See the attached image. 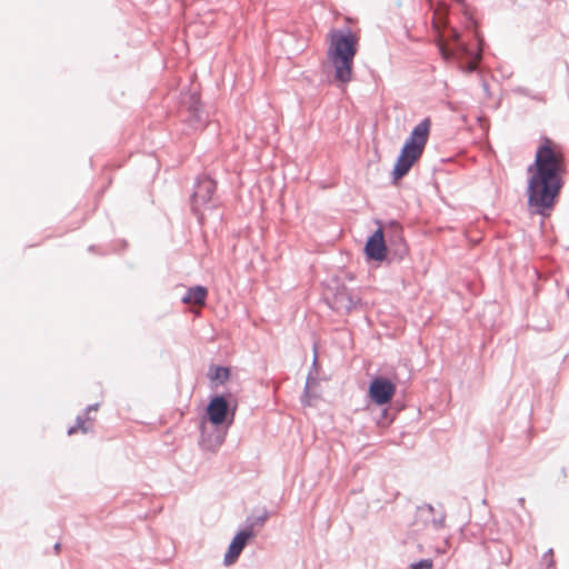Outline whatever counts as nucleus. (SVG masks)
<instances>
[{"mask_svg":"<svg viewBox=\"0 0 569 569\" xmlns=\"http://www.w3.org/2000/svg\"><path fill=\"white\" fill-rule=\"evenodd\" d=\"M542 565L545 566L543 569H556V560H555V553L552 549H549L543 556H542Z\"/></svg>","mask_w":569,"mask_h":569,"instance_id":"obj_13","label":"nucleus"},{"mask_svg":"<svg viewBox=\"0 0 569 569\" xmlns=\"http://www.w3.org/2000/svg\"><path fill=\"white\" fill-rule=\"evenodd\" d=\"M89 430H90V425L88 423V421L79 418L77 420V423L73 427L69 428L68 435L72 436V435L77 433L78 431L86 433Z\"/></svg>","mask_w":569,"mask_h":569,"instance_id":"obj_12","label":"nucleus"},{"mask_svg":"<svg viewBox=\"0 0 569 569\" xmlns=\"http://www.w3.org/2000/svg\"><path fill=\"white\" fill-rule=\"evenodd\" d=\"M411 569H432L431 560H421L420 562L412 565Z\"/></svg>","mask_w":569,"mask_h":569,"instance_id":"obj_17","label":"nucleus"},{"mask_svg":"<svg viewBox=\"0 0 569 569\" xmlns=\"http://www.w3.org/2000/svg\"><path fill=\"white\" fill-rule=\"evenodd\" d=\"M430 128L431 120L426 118L411 131L393 167L392 176L396 180L405 177L422 156L429 139Z\"/></svg>","mask_w":569,"mask_h":569,"instance_id":"obj_3","label":"nucleus"},{"mask_svg":"<svg viewBox=\"0 0 569 569\" xmlns=\"http://www.w3.org/2000/svg\"><path fill=\"white\" fill-rule=\"evenodd\" d=\"M528 173L529 206L537 208L539 212L552 208L567 173L563 147L548 137L540 138Z\"/></svg>","mask_w":569,"mask_h":569,"instance_id":"obj_1","label":"nucleus"},{"mask_svg":"<svg viewBox=\"0 0 569 569\" xmlns=\"http://www.w3.org/2000/svg\"><path fill=\"white\" fill-rule=\"evenodd\" d=\"M387 251L383 231L379 228L367 240L365 252L369 259L382 261L387 257Z\"/></svg>","mask_w":569,"mask_h":569,"instance_id":"obj_7","label":"nucleus"},{"mask_svg":"<svg viewBox=\"0 0 569 569\" xmlns=\"http://www.w3.org/2000/svg\"><path fill=\"white\" fill-rule=\"evenodd\" d=\"M228 412L229 405L226 398L222 396L213 397L207 407L209 421L216 426L222 425L226 421Z\"/></svg>","mask_w":569,"mask_h":569,"instance_id":"obj_8","label":"nucleus"},{"mask_svg":"<svg viewBox=\"0 0 569 569\" xmlns=\"http://www.w3.org/2000/svg\"><path fill=\"white\" fill-rule=\"evenodd\" d=\"M396 385L387 378H375L369 386V397L376 405H386L396 393Z\"/></svg>","mask_w":569,"mask_h":569,"instance_id":"obj_4","label":"nucleus"},{"mask_svg":"<svg viewBox=\"0 0 569 569\" xmlns=\"http://www.w3.org/2000/svg\"><path fill=\"white\" fill-rule=\"evenodd\" d=\"M445 24V12L443 11H438L435 13V19H433V26L437 30H439L441 28V26Z\"/></svg>","mask_w":569,"mask_h":569,"instance_id":"obj_15","label":"nucleus"},{"mask_svg":"<svg viewBox=\"0 0 569 569\" xmlns=\"http://www.w3.org/2000/svg\"><path fill=\"white\" fill-rule=\"evenodd\" d=\"M254 536L253 528L249 527L244 530H241L238 532L234 538L232 539L228 551L224 555V565L230 566L233 565L240 553L242 552L243 548L246 547L247 542Z\"/></svg>","mask_w":569,"mask_h":569,"instance_id":"obj_5","label":"nucleus"},{"mask_svg":"<svg viewBox=\"0 0 569 569\" xmlns=\"http://www.w3.org/2000/svg\"><path fill=\"white\" fill-rule=\"evenodd\" d=\"M452 39H453V41L456 43V49L466 53L467 52V48H466V46L462 42L459 41V33L457 31H455V30L452 31Z\"/></svg>","mask_w":569,"mask_h":569,"instance_id":"obj_16","label":"nucleus"},{"mask_svg":"<svg viewBox=\"0 0 569 569\" xmlns=\"http://www.w3.org/2000/svg\"><path fill=\"white\" fill-rule=\"evenodd\" d=\"M439 50L443 59L448 60L455 56V49L448 47L441 39H439Z\"/></svg>","mask_w":569,"mask_h":569,"instance_id":"obj_14","label":"nucleus"},{"mask_svg":"<svg viewBox=\"0 0 569 569\" xmlns=\"http://www.w3.org/2000/svg\"><path fill=\"white\" fill-rule=\"evenodd\" d=\"M230 377V370L227 367H211L209 379L214 383H224Z\"/></svg>","mask_w":569,"mask_h":569,"instance_id":"obj_11","label":"nucleus"},{"mask_svg":"<svg viewBox=\"0 0 569 569\" xmlns=\"http://www.w3.org/2000/svg\"><path fill=\"white\" fill-rule=\"evenodd\" d=\"M208 290L202 286H194L188 289L182 302L186 305L202 308L206 305Z\"/></svg>","mask_w":569,"mask_h":569,"instance_id":"obj_9","label":"nucleus"},{"mask_svg":"<svg viewBox=\"0 0 569 569\" xmlns=\"http://www.w3.org/2000/svg\"><path fill=\"white\" fill-rule=\"evenodd\" d=\"M216 191V183L209 178L200 180L192 196V209L200 212L203 207L211 200Z\"/></svg>","mask_w":569,"mask_h":569,"instance_id":"obj_6","label":"nucleus"},{"mask_svg":"<svg viewBox=\"0 0 569 569\" xmlns=\"http://www.w3.org/2000/svg\"><path fill=\"white\" fill-rule=\"evenodd\" d=\"M359 36L347 30L346 32L332 30L329 33L327 51L328 62L335 70V79L348 83L353 74V59L358 52Z\"/></svg>","mask_w":569,"mask_h":569,"instance_id":"obj_2","label":"nucleus"},{"mask_svg":"<svg viewBox=\"0 0 569 569\" xmlns=\"http://www.w3.org/2000/svg\"><path fill=\"white\" fill-rule=\"evenodd\" d=\"M353 301L346 290L338 291L332 301V306L337 311L348 312L353 308Z\"/></svg>","mask_w":569,"mask_h":569,"instance_id":"obj_10","label":"nucleus"},{"mask_svg":"<svg viewBox=\"0 0 569 569\" xmlns=\"http://www.w3.org/2000/svg\"><path fill=\"white\" fill-rule=\"evenodd\" d=\"M477 68V61H470L468 63L469 71H473Z\"/></svg>","mask_w":569,"mask_h":569,"instance_id":"obj_18","label":"nucleus"}]
</instances>
